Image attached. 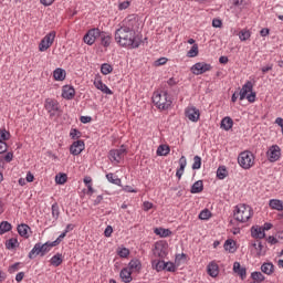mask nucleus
<instances>
[{"label": "nucleus", "instance_id": "obj_1", "mask_svg": "<svg viewBox=\"0 0 283 283\" xmlns=\"http://www.w3.org/2000/svg\"><path fill=\"white\" fill-rule=\"evenodd\" d=\"M136 20H125L123 25L115 31V41L122 48H130L136 50L140 48L143 40L136 34Z\"/></svg>", "mask_w": 283, "mask_h": 283}, {"label": "nucleus", "instance_id": "obj_2", "mask_svg": "<svg viewBox=\"0 0 283 283\" xmlns=\"http://www.w3.org/2000/svg\"><path fill=\"white\" fill-rule=\"evenodd\" d=\"M233 216L237 222H249L253 218V209L250 206L241 203L234 207Z\"/></svg>", "mask_w": 283, "mask_h": 283}, {"label": "nucleus", "instance_id": "obj_3", "mask_svg": "<svg viewBox=\"0 0 283 283\" xmlns=\"http://www.w3.org/2000/svg\"><path fill=\"white\" fill-rule=\"evenodd\" d=\"M153 103L158 107L159 109H168L171 107V97H169V94L167 92H155L153 95Z\"/></svg>", "mask_w": 283, "mask_h": 283}, {"label": "nucleus", "instance_id": "obj_4", "mask_svg": "<svg viewBox=\"0 0 283 283\" xmlns=\"http://www.w3.org/2000/svg\"><path fill=\"white\" fill-rule=\"evenodd\" d=\"M54 248L53 243L48 241L45 243H35L33 249L29 252V259L34 260L36 255H45L46 253H50V251Z\"/></svg>", "mask_w": 283, "mask_h": 283}, {"label": "nucleus", "instance_id": "obj_5", "mask_svg": "<svg viewBox=\"0 0 283 283\" xmlns=\"http://www.w3.org/2000/svg\"><path fill=\"white\" fill-rule=\"evenodd\" d=\"M238 164L240 167H242V169H251V167L255 165V157L251 154V151L245 150L239 155Z\"/></svg>", "mask_w": 283, "mask_h": 283}, {"label": "nucleus", "instance_id": "obj_6", "mask_svg": "<svg viewBox=\"0 0 283 283\" xmlns=\"http://www.w3.org/2000/svg\"><path fill=\"white\" fill-rule=\"evenodd\" d=\"M54 39H56V32L51 31L48 33L40 42L39 50L40 52H45L49 48H52V44L54 43Z\"/></svg>", "mask_w": 283, "mask_h": 283}, {"label": "nucleus", "instance_id": "obj_7", "mask_svg": "<svg viewBox=\"0 0 283 283\" xmlns=\"http://www.w3.org/2000/svg\"><path fill=\"white\" fill-rule=\"evenodd\" d=\"M125 154H127V149L125 146H122L119 149H113L108 154V158L111 163H120L123 158H125Z\"/></svg>", "mask_w": 283, "mask_h": 283}, {"label": "nucleus", "instance_id": "obj_8", "mask_svg": "<svg viewBox=\"0 0 283 283\" xmlns=\"http://www.w3.org/2000/svg\"><path fill=\"white\" fill-rule=\"evenodd\" d=\"M211 64L205 62H198L191 67V72L192 74H196V76H200V74H205L206 72H211Z\"/></svg>", "mask_w": 283, "mask_h": 283}, {"label": "nucleus", "instance_id": "obj_9", "mask_svg": "<svg viewBox=\"0 0 283 283\" xmlns=\"http://www.w3.org/2000/svg\"><path fill=\"white\" fill-rule=\"evenodd\" d=\"M266 154L270 163H277L280 156H282V149H280V146L273 145L269 148Z\"/></svg>", "mask_w": 283, "mask_h": 283}, {"label": "nucleus", "instance_id": "obj_10", "mask_svg": "<svg viewBox=\"0 0 283 283\" xmlns=\"http://www.w3.org/2000/svg\"><path fill=\"white\" fill-rule=\"evenodd\" d=\"M99 34H101V31L98 29L88 30V32L84 35V43H86V45H94Z\"/></svg>", "mask_w": 283, "mask_h": 283}, {"label": "nucleus", "instance_id": "obj_11", "mask_svg": "<svg viewBox=\"0 0 283 283\" xmlns=\"http://www.w3.org/2000/svg\"><path fill=\"white\" fill-rule=\"evenodd\" d=\"M44 107L46 112H49L50 116H56V113L59 112V102L55 99H45Z\"/></svg>", "mask_w": 283, "mask_h": 283}, {"label": "nucleus", "instance_id": "obj_12", "mask_svg": "<svg viewBox=\"0 0 283 283\" xmlns=\"http://www.w3.org/2000/svg\"><path fill=\"white\" fill-rule=\"evenodd\" d=\"M186 118L190 119L191 123H198L200 120V111L196 107L186 108Z\"/></svg>", "mask_w": 283, "mask_h": 283}, {"label": "nucleus", "instance_id": "obj_13", "mask_svg": "<svg viewBox=\"0 0 283 283\" xmlns=\"http://www.w3.org/2000/svg\"><path fill=\"white\" fill-rule=\"evenodd\" d=\"M83 149H85V143H83V140H77L71 145L70 153L73 156H78V154H81Z\"/></svg>", "mask_w": 283, "mask_h": 283}, {"label": "nucleus", "instance_id": "obj_14", "mask_svg": "<svg viewBox=\"0 0 283 283\" xmlns=\"http://www.w3.org/2000/svg\"><path fill=\"white\" fill-rule=\"evenodd\" d=\"M253 92V82L248 81L245 82V84L242 86L239 96H240V101H244V98H247V95Z\"/></svg>", "mask_w": 283, "mask_h": 283}, {"label": "nucleus", "instance_id": "obj_15", "mask_svg": "<svg viewBox=\"0 0 283 283\" xmlns=\"http://www.w3.org/2000/svg\"><path fill=\"white\" fill-rule=\"evenodd\" d=\"M76 96V91L72 86H63L62 97L66 101H72Z\"/></svg>", "mask_w": 283, "mask_h": 283}, {"label": "nucleus", "instance_id": "obj_16", "mask_svg": "<svg viewBox=\"0 0 283 283\" xmlns=\"http://www.w3.org/2000/svg\"><path fill=\"white\" fill-rule=\"evenodd\" d=\"M98 39L104 48H109V45H112V35L109 33L99 31Z\"/></svg>", "mask_w": 283, "mask_h": 283}, {"label": "nucleus", "instance_id": "obj_17", "mask_svg": "<svg viewBox=\"0 0 283 283\" xmlns=\"http://www.w3.org/2000/svg\"><path fill=\"white\" fill-rule=\"evenodd\" d=\"M94 86L96 87V90H99L101 92H103V94H108V95L114 94V92H112V90H109V87H107L101 78H95Z\"/></svg>", "mask_w": 283, "mask_h": 283}, {"label": "nucleus", "instance_id": "obj_18", "mask_svg": "<svg viewBox=\"0 0 283 283\" xmlns=\"http://www.w3.org/2000/svg\"><path fill=\"white\" fill-rule=\"evenodd\" d=\"M187 167V157L181 156L179 159V168L177 169L176 176L178 180L182 178V174H185V168Z\"/></svg>", "mask_w": 283, "mask_h": 283}, {"label": "nucleus", "instance_id": "obj_19", "mask_svg": "<svg viewBox=\"0 0 283 283\" xmlns=\"http://www.w3.org/2000/svg\"><path fill=\"white\" fill-rule=\"evenodd\" d=\"M207 271H208V275H210V277H218V273H220V270L216 262H210L208 264Z\"/></svg>", "mask_w": 283, "mask_h": 283}, {"label": "nucleus", "instance_id": "obj_20", "mask_svg": "<svg viewBox=\"0 0 283 283\" xmlns=\"http://www.w3.org/2000/svg\"><path fill=\"white\" fill-rule=\"evenodd\" d=\"M142 268H143V265L140 264V260H138V259H133L128 263V269L133 273L140 271Z\"/></svg>", "mask_w": 283, "mask_h": 283}, {"label": "nucleus", "instance_id": "obj_21", "mask_svg": "<svg viewBox=\"0 0 283 283\" xmlns=\"http://www.w3.org/2000/svg\"><path fill=\"white\" fill-rule=\"evenodd\" d=\"M30 226L21 223L18 226V233L21 238H30Z\"/></svg>", "mask_w": 283, "mask_h": 283}, {"label": "nucleus", "instance_id": "obj_22", "mask_svg": "<svg viewBox=\"0 0 283 283\" xmlns=\"http://www.w3.org/2000/svg\"><path fill=\"white\" fill-rule=\"evenodd\" d=\"M132 273L129 268H124L119 273V277H122L123 282L129 283L132 282Z\"/></svg>", "mask_w": 283, "mask_h": 283}, {"label": "nucleus", "instance_id": "obj_23", "mask_svg": "<svg viewBox=\"0 0 283 283\" xmlns=\"http://www.w3.org/2000/svg\"><path fill=\"white\" fill-rule=\"evenodd\" d=\"M233 271L234 273H238L240 275L241 280H244V277H247V269L242 268V265H240V262H234Z\"/></svg>", "mask_w": 283, "mask_h": 283}, {"label": "nucleus", "instance_id": "obj_24", "mask_svg": "<svg viewBox=\"0 0 283 283\" xmlns=\"http://www.w3.org/2000/svg\"><path fill=\"white\" fill-rule=\"evenodd\" d=\"M154 233L159 235V238H169L171 235V230L165 228H155Z\"/></svg>", "mask_w": 283, "mask_h": 283}, {"label": "nucleus", "instance_id": "obj_25", "mask_svg": "<svg viewBox=\"0 0 283 283\" xmlns=\"http://www.w3.org/2000/svg\"><path fill=\"white\" fill-rule=\"evenodd\" d=\"M261 271L262 273H265V275H272L273 271H275V266L271 262L263 263L261 265Z\"/></svg>", "mask_w": 283, "mask_h": 283}, {"label": "nucleus", "instance_id": "obj_26", "mask_svg": "<svg viewBox=\"0 0 283 283\" xmlns=\"http://www.w3.org/2000/svg\"><path fill=\"white\" fill-rule=\"evenodd\" d=\"M269 205L271 209H274L275 211H283V201L280 199H272Z\"/></svg>", "mask_w": 283, "mask_h": 283}, {"label": "nucleus", "instance_id": "obj_27", "mask_svg": "<svg viewBox=\"0 0 283 283\" xmlns=\"http://www.w3.org/2000/svg\"><path fill=\"white\" fill-rule=\"evenodd\" d=\"M252 238H258L259 240H262L266 238V233L264 232V229H262V227L252 228Z\"/></svg>", "mask_w": 283, "mask_h": 283}, {"label": "nucleus", "instance_id": "obj_28", "mask_svg": "<svg viewBox=\"0 0 283 283\" xmlns=\"http://www.w3.org/2000/svg\"><path fill=\"white\" fill-rule=\"evenodd\" d=\"M233 127V119L231 117H224L221 120V128L224 129L226 132H229Z\"/></svg>", "mask_w": 283, "mask_h": 283}, {"label": "nucleus", "instance_id": "obj_29", "mask_svg": "<svg viewBox=\"0 0 283 283\" xmlns=\"http://www.w3.org/2000/svg\"><path fill=\"white\" fill-rule=\"evenodd\" d=\"M52 266H61L63 264V254L57 253L53 255L50 260Z\"/></svg>", "mask_w": 283, "mask_h": 283}, {"label": "nucleus", "instance_id": "obj_30", "mask_svg": "<svg viewBox=\"0 0 283 283\" xmlns=\"http://www.w3.org/2000/svg\"><path fill=\"white\" fill-rule=\"evenodd\" d=\"M202 189H205V185L202 184V180H198L192 185L190 192L191 193H200V192H202Z\"/></svg>", "mask_w": 283, "mask_h": 283}, {"label": "nucleus", "instance_id": "obj_31", "mask_svg": "<svg viewBox=\"0 0 283 283\" xmlns=\"http://www.w3.org/2000/svg\"><path fill=\"white\" fill-rule=\"evenodd\" d=\"M53 78H55V81H65V70L56 69L53 72Z\"/></svg>", "mask_w": 283, "mask_h": 283}, {"label": "nucleus", "instance_id": "obj_32", "mask_svg": "<svg viewBox=\"0 0 283 283\" xmlns=\"http://www.w3.org/2000/svg\"><path fill=\"white\" fill-rule=\"evenodd\" d=\"M165 261H160V260H154L151 262L153 264V269H155V271H157L158 273H160V271H165Z\"/></svg>", "mask_w": 283, "mask_h": 283}, {"label": "nucleus", "instance_id": "obj_33", "mask_svg": "<svg viewBox=\"0 0 283 283\" xmlns=\"http://www.w3.org/2000/svg\"><path fill=\"white\" fill-rule=\"evenodd\" d=\"M8 231H12V224L8 221H2L0 223V235H3V233H8Z\"/></svg>", "mask_w": 283, "mask_h": 283}, {"label": "nucleus", "instance_id": "obj_34", "mask_svg": "<svg viewBox=\"0 0 283 283\" xmlns=\"http://www.w3.org/2000/svg\"><path fill=\"white\" fill-rule=\"evenodd\" d=\"M106 179L108 180V182H112V185H117V187H120L122 185L120 178L114 176V174L112 172L106 175Z\"/></svg>", "mask_w": 283, "mask_h": 283}, {"label": "nucleus", "instance_id": "obj_35", "mask_svg": "<svg viewBox=\"0 0 283 283\" xmlns=\"http://www.w3.org/2000/svg\"><path fill=\"white\" fill-rule=\"evenodd\" d=\"M224 250L229 251V253H234L235 252V241L234 240H227L224 242Z\"/></svg>", "mask_w": 283, "mask_h": 283}, {"label": "nucleus", "instance_id": "obj_36", "mask_svg": "<svg viewBox=\"0 0 283 283\" xmlns=\"http://www.w3.org/2000/svg\"><path fill=\"white\" fill-rule=\"evenodd\" d=\"M169 151H171V149L169 148V146L167 145H160L157 148V156H168Z\"/></svg>", "mask_w": 283, "mask_h": 283}, {"label": "nucleus", "instance_id": "obj_37", "mask_svg": "<svg viewBox=\"0 0 283 283\" xmlns=\"http://www.w3.org/2000/svg\"><path fill=\"white\" fill-rule=\"evenodd\" d=\"M240 41H249L251 39V31L243 29L239 32Z\"/></svg>", "mask_w": 283, "mask_h": 283}, {"label": "nucleus", "instance_id": "obj_38", "mask_svg": "<svg viewBox=\"0 0 283 283\" xmlns=\"http://www.w3.org/2000/svg\"><path fill=\"white\" fill-rule=\"evenodd\" d=\"M252 277V282H258V283H262L264 282V274H262V272H253L251 274Z\"/></svg>", "mask_w": 283, "mask_h": 283}, {"label": "nucleus", "instance_id": "obj_39", "mask_svg": "<svg viewBox=\"0 0 283 283\" xmlns=\"http://www.w3.org/2000/svg\"><path fill=\"white\" fill-rule=\"evenodd\" d=\"M114 67L112 65L104 63L102 64L101 72L104 74V76H107V74H112Z\"/></svg>", "mask_w": 283, "mask_h": 283}, {"label": "nucleus", "instance_id": "obj_40", "mask_svg": "<svg viewBox=\"0 0 283 283\" xmlns=\"http://www.w3.org/2000/svg\"><path fill=\"white\" fill-rule=\"evenodd\" d=\"M198 55V44H193L191 49L187 52V56L189 59H196Z\"/></svg>", "mask_w": 283, "mask_h": 283}, {"label": "nucleus", "instance_id": "obj_41", "mask_svg": "<svg viewBox=\"0 0 283 283\" xmlns=\"http://www.w3.org/2000/svg\"><path fill=\"white\" fill-rule=\"evenodd\" d=\"M55 182L57 185H65L67 182V175L60 174L55 176Z\"/></svg>", "mask_w": 283, "mask_h": 283}, {"label": "nucleus", "instance_id": "obj_42", "mask_svg": "<svg viewBox=\"0 0 283 283\" xmlns=\"http://www.w3.org/2000/svg\"><path fill=\"white\" fill-rule=\"evenodd\" d=\"M6 140H10V132L0 129V143H6Z\"/></svg>", "mask_w": 283, "mask_h": 283}, {"label": "nucleus", "instance_id": "obj_43", "mask_svg": "<svg viewBox=\"0 0 283 283\" xmlns=\"http://www.w3.org/2000/svg\"><path fill=\"white\" fill-rule=\"evenodd\" d=\"M200 167H202V158H200V156H195L193 157V164H192V169H200Z\"/></svg>", "mask_w": 283, "mask_h": 283}, {"label": "nucleus", "instance_id": "obj_44", "mask_svg": "<svg viewBox=\"0 0 283 283\" xmlns=\"http://www.w3.org/2000/svg\"><path fill=\"white\" fill-rule=\"evenodd\" d=\"M217 177L219 178V180H224V178H227V168L219 167L217 170Z\"/></svg>", "mask_w": 283, "mask_h": 283}, {"label": "nucleus", "instance_id": "obj_45", "mask_svg": "<svg viewBox=\"0 0 283 283\" xmlns=\"http://www.w3.org/2000/svg\"><path fill=\"white\" fill-rule=\"evenodd\" d=\"M19 244V241L14 238L9 239L6 243L7 249H17V245Z\"/></svg>", "mask_w": 283, "mask_h": 283}, {"label": "nucleus", "instance_id": "obj_46", "mask_svg": "<svg viewBox=\"0 0 283 283\" xmlns=\"http://www.w3.org/2000/svg\"><path fill=\"white\" fill-rule=\"evenodd\" d=\"M211 218V211L209 209H205L199 213L200 220H209Z\"/></svg>", "mask_w": 283, "mask_h": 283}, {"label": "nucleus", "instance_id": "obj_47", "mask_svg": "<svg viewBox=\"0 0 283 283\" xmlns=\"http://www.w3.org/2000/svg\"><path fill=\"white\" fill-rule=\"evenodd\" d=\"M168 271L169 273H175L176 271V264L174 262H166L164 265V271Z\"/></svg>", "mask_w": 283, "mask_h": 283}, {"label": "nucleus", "instance_id": "obj_48", "mask_svg": "<svg viewBox=\"0 0 283 283\" xmlns=\"http://www.w3.org/2000/svg\"><path fill=\"white\" fill-rule=\"evenodd\" d=\"M51 209H52V217L54 218V220H59V216H60L59 205L54 203Z\"/></svg>", "mask_w": 283, "mask_h": 283}, {"label": "nucleus", "instance_id": "obj_49", "mask_svg": "<svg viewBox=\"0 0 283 283\" xmlns=\"http://www.w3.org/2000/svg\"><path fill=\"white\" fill-rule=\"evenodd\" d=\"M67 235V232H62L59 238L51 242L54 247H59V244H61V242L63 241V238H65Z\"/></svg>", "mask_w": 283, "mask_h": 283}, {"label": "nucleus", "instance_id": "obj_50", "mask_svg": "<svg viewBox=\"0 0 283 283\" xmlns=\"http://www.w3.org/2000/svg\"><path fill=\"white\" fill-rule=\"evenodd\" d=\"M117 254L119 258H127L129 255V249L123 248L117 252Z\"/></svg>", "mask_w": 283, "mask_h": 283}, {"label": "nucleus", "instance_id": "obj_51", "mask_svg": "<svg viewBox=\"0 0 283 283\" xmlns=\"http://www.w3.org/2000/svg\"><path fill=\"white\" fill-rule=\"evenodd\" d=\"M70 136L73 140H76L81 136V132H78L76 128H72Z\"/></svg>", "mask_w": 283, "mask_h": 283}, {"label": "nucleus", "instance_id": "obj_52", "mask_svg": "<svg viewBox=\"0 0 283 283\" xmlns=\"http://www.w3.org/2000/svg\"><path fill=\"white\" fill-rule=\"evenodd\" d=\"M254 249L258 251V255H264V252H262V249H264V245H262V242L254 243Z\"/></svg>", "mask_w": 283, "mask_h": 283}, {"label": "nucleus", "instance_id": "obj_53", "mask_svg": "<svg viewBox=\"0 0 283 283\" xmlns=\"http://www.w3.org/2000/svg\"><path fill=\"white\" fill-rule=\"evenodd\" d=\"M112 233H114V229L112 228V226L106 227V229L104 231L105 238H111Z\"/></svg>", "mask_w": 283, "mask_h": 283}, {"label": "nucleus", "instance_id": "obj_54", "mask_svg": "<svg viewBox=\"0 0 283 283\" xmlns=\"http://www.w3.org/2000/svg\"><path fill=\"white\" fill-rule=\"evenodd\" d=\"M8 151V144L6 142H0V154H6Z\"/></svg>", "mask_w": 283, "mask_h": 283}, {"label": "nucleus", "instance_id": "obj_55", "mask_svg": "<svg viewBox=\"0 0 283 283\" xmlns=\"http://www.w3.org/2000/svg\"><path fill=\"white\" fill-rule=\"evenodd\" d=\"M247 101H249V103H255V92H251V94L245 96Z\"/></svg>", "mask_w": 283, "mask_h": 283}, {"label": "nucleus", "instance_id": "obj_56", "mask_svg": "<svg viewBox=\"0 0 283 283\" xmlns=\"http://www.w3.org/2000/svg\"><path fill=\"white\" fill-rule=\"evenodd\" d=\"M167 63V57H160L157 61H155V65L159 67V65H165Z\"/></svg>", "mask_w": 283, "mask_h": 283}, {"label": "nucleus", "instance_id": "obj_57", "mask_svg": "<svg viewBox=\"0 0 283 283\" xmlns=\"http://www.w3.org/2000/svg\"><path fill=\"white\" fill-rule=\"evenodd\" d=\"M12 158H14V154L7 153V155L3 157V160H6V163H12Z\"/></svg>", "mask_w": 283, "mask_h": 283}, {"label": "nucleus", "instance_id": "obj_58", "mask_svg": "<svg viewBox=\"0 0 283 283\" xmlns=\"http://www.w3.org/2000/svg\"><path fill=\"white\" fill-rule=\"evenodd\" d=\"M149 209H154V203L149 201L144 202V211H149Z\"/></svg>", "mask_w": 283, "mask_h": 283}, {"label": "nucleus", "instance_id": "obj_59", "mask_svg": "<svg viewBox=\"0 0 283 283\" xmlns=\"http://www.w3.org/2000/svg\"><path fill=\"white\" fill-rule=\"evenodd\" d=\"M15 271H19V263H14L9 268V273H15Z\"/></svg>", "mask_w": 283, "mask_h": 283}, {"label": "nucleus", "instance_id": "obj_60", "mask_svg": "<svg viewBox=\"0 0 283 283\" xmlns=\"http://www.w3.org/2000/svg\"><path fill=\"white\" fill-rule=\"evenodd\" d=\"M23 277H25V273L20 272L15 275V282H22Z\"/></svg>", "mask_w": 283, "mask_h": 283}, {"label": "nucleus", "instance_id": "obj_61", "mask_svg": "<svg viewBox=\"0 0 283 283\" xmlns=\"http://www.w3.org/2000/svg\"><path fill=\"white\" fill-rule=\"evenodd\" d=\"M129 8V1L119 3V10H127Z\"/></svg>", "mask_w": 283, "mask_h": 283}, {"label": "nucleus", "instance_id": "obj_62", "mask_svg": "<svg viewBox=\"0 0 283 283\" xmlns=\"http://www.w3.org/2000/svg\"><path fill=\"white\" fill-rule=\"evenodd\" d=\"M178 81H176V78L174 77H170L168 81H167V84L170 86V87H174V85H177Z\"/></svg>", "mask_w": 283, "mask_h": 283}, {"label": "nucleus", "instance_id": "obj_63", "mask_svg": "<svg viewBox=\"0 0 283 283\" xmlns=\"http://www.w3.org/2000/svg\"><path fill=\"white\" fill-rule=\"evenodd\" d=\"M80 120H81V123H84V124L92 123V117H90V116H82Z\"/></svg>", "mask_w": 283, "mask_h": 283}, {"label": "nucleus", "instance_id": "obj_64", "mask_svg": "<svg viewBox=\"0 0 283 283\" xmlns=\"http://www.w3.org/2000/svg\"><path fill=\"white\" fill-rule=\"evenodd\" d=\"M212 27H213V28H221V27H222V21H220V20H213V21H212Z\"/></svg>", "mask_w": 283, "mask_h": 283}]
</instances>
